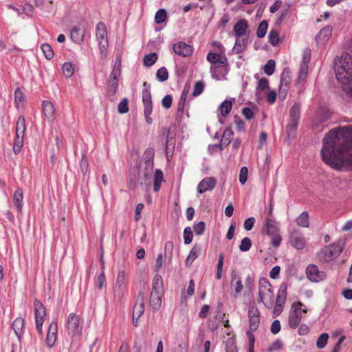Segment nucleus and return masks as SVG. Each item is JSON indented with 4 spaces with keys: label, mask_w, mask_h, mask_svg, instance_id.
Masks as SVG:
<instances>
[{
    "label": "nucleus",
    "mask_w": 352,
    "mask_h": 352,
    "mask_svg": "<svg viewBox=\"0 0 352 352\" xmlns=\"http://www.w3.org/2000/svg\"><path fill=\"white\" fill-rule=\"evenodd\" d=\"M221 57L222 56L218 54L210 52L207 55V60L212 64V66H214L220 64Z\"/></svg>",
    "instance_id": "50"
},
{
    "label": "nucleus",
    "mask_w": 352,
    "mask_h": 352,
    "mask_svg": "<svg viewBox=\"0 0 352 352\" xmlns=\"http://www.w3.org/2000/svg\"><path fill=\"white\" fill-rule=\"evenodd\" d=\"M70 38L77 44H81L85 38V32L78 26H74L71 30Z\"/></svg>",
    "instance_id": "25"
},
{
    "label": "nucleus",
    "mask_w": 352,
    "mask_h": 352,
    "mask_svg": "<svg viewBox=\"0 0 352 352\" xmlns=\"http://www.w3.org/2000/svg\"><path fill=\"white\" fill-rule=\"evenodd\" d=\"M297 225L302 228L309 226V215L307 211L302 212L296 219Z\"/></svg>",
    "instance_id": "33"
},
{
    "label": "nucleus",
    "mask_w": 352,
    "mask_h": 352,
    "mask_svg": "<svg viewBox=\"0 0 352 352\" xmlns=\"http://www.w3.org/2000/svg\"><path fill=\"white\" fill-rule=\"evenodd\" d=\"M334 72L337 80L343 85L352 81V56L344 53L334 60Z\"/></svg>",
    "instance_id": "2"
},
{
    "label": "nucleus",
    "mask_w": 352,
    "mask_h": 352,
    "mask_svg": "<svg viewBox=\"0 0 352 352\" xmlns=\"http://www.w3.org/2000/svg\"><path fill=\"white\" fill-rule=\"evenodd\" d=\"M231 284L234 286V292L236 294H240L242 292L243 285L241 278L234 272L232 273Z\"/></svg>",
    "instance_id": "34"
},
{
    "label": "nucleus",
    "mask_w": 352,
    "mask_h": 352,
    "mask_svg": "<svg viewBox=\"0 0 352 352\" xmlns=\"http://www.w3.org/2000/svg\"><path fill=\"white\" fill-rule=\"evenodd\" d=\"M127 282V274L124 270H120L116 282V287L122 291L126 287Z\"/></svg>",
    "instance_id": "30"
},
{
    "label": "nucleus",
    "mask_w": 352,
    "mask_h": 352,
    "mask_svg": "<svg viewBox=\"0 0 352 352\" xmlns=\"http://www.w3.org/2000/svg\"><path fill=\"white\" fill-rule=\"evenodd\" d=\"M14 100L17 107L23 102V94L19 88L14 91Z\"/></svg>",
    "instance_id": "61"
},
{
    "label": "nucleus",
    "mask_w": 352,
    "mask_h": 352,
    "mask_svg": "<svg viewBox=\"0 0 352 352\" xmlns=\"http://www.w3.org/2000/svg\"><path fill=\"white\" fill-rule=\"evenodd\" d=\"M276 63L272 59H270L264 66V72L267 76H271L274 74L275 70Z\"/></svg>",
    "instance_id": "52"
},
{
    "label": "nucleus",
    "mask_w": 352,
    "mask_h": 352,
    "mask_svg": "<svg viewBox=\"0 0 352 352\" xmlns=\"http://www.w3.org/2000/svg\"><path fill=\"white\" fill-rule=\"evenodd\" d=\"M226 352H238L234 338H230L226 342Z\"/></svg>",
    "instance_id": "49"
},
{
    "label": "nucleus",
    "mask_w": 352,
    "mask_h": 352,
    "mask_svg": "<svg viewBox=\"0 0 352 352\" xmlns=\"http://www.w3.org/2000/svg\"><path fill=\"white\" fill-rule=\"evenodd\" d=\"M106 277L103 272H102L97 277L96 284L98 289H102L105 286Z\"/></svg>",
    "instance_id": "63"
},
{
    "label": "nucleus",
    "mask_w": 352,
    "mask_h": 352,
    "mask_svg": "<svg viewBox=\"0 0 352 352\" xmlns=\"http://www.w3.org/2000/svg\"><path fill=\"white\" fill-rule=\"evenodd\" d=\"M193 230L197 235L203 234L205 230V223L204 221L198 222L194 225Z\"/></svg>",
    "instance_id": "62"
},
{
    "label": "nucleus",
    "mask_w": 352,
    "mask_h": 352,
    "mask_svg": "<svg viewBox=\"0 0 352 352\" xmlns=\"http://www.w3.org/2000/svg\"><path fill=\"white\" fill-rule=\"evenodd\" d=\"M332 29L329 26L323 28L316 35V39L318 42H325L331 35Z\"/></svg>",
    "instance_id": "31"
},
{
    "label": "nucleus",
    "mask_w": 352,
    "mask_h": 352,
    "mask_svg": "<svg viewBox=\"0 0 352 352\" xmlns=\"http://www.w3.org/2000/svg\"><path fill=\"white\" fill-rule=\"evenodd\" d=\"M192 232L190 227L185 228L184 230V239L185 244H189L192 241Z\"/></svg>",
    "instance_id": "58"
},
{
    "label": "nucleus",
    "mask_w": 352,
    "mask_h": 352,
    "mask_svg": "<svg viewBox=\"0 0 352 352\" xmlns=\"http://www.w3.org/2000/svg\"><path fill=\"white\" fill-rule=\"evenodd\" d=\"M261 232L269 236L280 233L276 221L270 217H267L265 219L264 228Z\"/></svg>",
    "instance_id": "18"
},
{
    "label": "nucleus",
    "mask_w": 352,
    "mask_h": 352,
    "mask_svg": "<svg viewBox=\"0 0 352 352\" xmlns=\"http://www.w3.org/2000/svg\"><path fill=\"white\" fill-rule=\"evenodd\" d=\"M329 336L327 333H322L317 340L316 346L318 349H323L326 346Z\"/></svg>",
    "instance_id": "47"
},
{
    "label": "nucleus",
    "mask_w": 352,
    "mask_h": 352,
    "mask_svg": "<svg viewBox=\"0 0 352 352\" xmlns=\"http://www.w3.org/2000/svg\"><path fill=\"white\" fill-rule=\"evenodd\" d=\"M248 169L246 166H243L241 168L239 173V182L244 185L248 180Z\"/></svg>",
    "instance_id": "60"
},
{
    "label": "nucleus",
    "mask_w": 352,
    "mask_h": 352,
    "mask_svg": "<svg viewBox=\"0 0 352 352\" xmlns=\"http://www.w3.org/2000/svg\"><path fill=\"white\" fill-rule=\"evenodd\" d=\"M163 288L162 276L157 274L152 280V291L150 296V305L154 309H158L161 306Z\"/></svg>",
    "instance_id": "5"
},
{
    "label": "nucleus",
    "mask_w": 352,
    "mask_h": 352,
    "mask_svg": "<svg viewBox=\"0 0 352 352\" xmlns=\"http://www.w3.org/2000/svg\"><path fill=\"white\" fill-rule=\"evenodd\" d=\"M144 312V297L143 292H140L137 302L133 307V318L135 320L139 318Z\"/></svg>",
    "instance_id": "23"
},
{
    "label": "nucleus",
    "mask_w": 352,
    "mask_h": 352,
    "mask_svg": "<svg viewBox=\"0 0 352 352\" xmlns=\"http://www.w3.org/2000/svg\"><path fill=\"white\" fill-rule=\"evenodd\" d=\"M300 106L295 103L291 108L289 112V122L287 126V132L291 135L296 130L300 118Z\"/></svg>",
    "instance_id": "11"
},
{
    "label": "nucleus",
    "mask_w": 352,
    "mask_h": 352,
    "mask_svg": "<svg viewBox=\"0 0 352 352\" xmlns=\"http://www.w3.org/2000/svg\"><path fill=\"white\" fill-rule=\"evenodd\" d=\"M43 112L50 122H53L55 120V108L52 102L49 100H45L42 103Z\"/></svg>",
    "instance_id": "24"
},
{
    "label": "nucleus",
    "mask_w": 352,
    "mask_h": 352,
    "mask_svg": "<svg viewBox=\"0 0 352 352\" xmlns=\"http://www.w3.org/2000/svg\"><path fill=\"white\" fill-rule=\"evenodd\" d=\"M204 89V84L202 81H197L194 87L193 91H192V96H198L200 95Z\"/></svg>",
    "instance_id": "59"
},
{
    "label": "nucleus",
    "mask_w": 352,
    "mask_h": 352,
    "mask_svg": "<svg viewBox=\"0 0 352 352\" xmlns=\"http://www.w3.org/2000/svg\"><path fill=\"white\" fill-rule=\"evenodd\" d=\"M267 27L268 24L266 21H263L260 23L256 32V35L258 38H263L265 36Z\"/></svg>",
    "instance_id": "48"
},
{
    "label": "nucleus",
    "mask_w": 352,
    "mask_h": 352,
    "mask_svg": "<svg viewBox=\"0 0 352 352\" xmlns=\"http://www.w3.org/2000/svg\"><path fill=\"white\" fill-rule=\"evenodd\" d=\"M63 72L65 77H71L74 72L73 65L69 62H66L63 65L62 67Z\"/></svg>",
    "instance_id": "46"
},
{
    "label": "nucleus",
    "mask_w": 352,
    "mask_h": 352,
    "mask_svg": "<svg viewBox=\"0 0 352 352\" xmlns=\"http://www.w3.org/2000/svg\"><path fill=\"white\" fill-rule=\"evenodd\" d=\"M23 145V135L16 134L14 142V146H13V151L15 153H19L21 151V148Z\"/></svg>",
    "instance_id": "41"
},
{
    "label": "nucleus",
    "mask_w": 352,
    "mask_h": 352,
    "mask_svg": "<svg viewBox=\"0 0 352 352\" xmlns=\"http://www.w3.org/2000/svg\"><path fill=\"white\" fill-rule=\"evenodd\" d=\"M166 258H167V257H165L164 254H163L162 253L158 254L156 258V263L155 267V270L156 272H158L164 266Z\"/></svg>",
    "instance_id": "54"
},
{
    "label": "nucleus",
    "mask_w": 352,
    "mask_h": 352,
    "mask_svg": "<svg viewBox=\"0 0 352 352\" xmlns=\"http://www.w3.org/2000/svg\"><path fill=\"white\" fill-rule=\"evenodd\" d=\"M142 102L144 104V113L148 114L153 111L151 85L147 82H144L142 93Z\"/></svg>",
    "instance_id": "15"
},
{
    "label": "nucleus",
    "mask_w": 352,
    "mask_h": 352,
    "mask_svg": "<svg viewBox=\"0 0 352 352\" xmlns=\"http://www.w3.org/2000/svg\"><path fill=\"white\" fill-rule=\"evenodd\" d=\"M217 184V179L213 177H208L202 179L197 186V192L203 194L208 190H212Z\"/></svg>",
    "instance_id": "19"
},
{
    "label": "nucleus",
    "mask_w": 352,
    "mask_h": 352,
    "mask_svg": "<svg viewBox=\"0 0 352 352\" xmlns=\"http://www.w3.org/2000/svg\"><path fill=\"white\" fill-rule=\"evenodd\" d=\"M306 274L307 278L311 282H319L326 278V273L320 271L318 267L314 264H309L306 268Z\"/></svg>",
    "instance_id": "16"
},
{
    "label": "nucleus",
    "mask_w": 352,
    "mask_h": 352,
    "mask_svg": "<svg viewBox=\"0 0 352 352\" xmlns=\"http://www.w3.org/2000/svg\"><path fill=\"white\" fill-rule=\"evenodd\" d=\"M344 246V241L339 240L333 244L321 249L317 254L318 260L322 263H327L338 258L341 254Z\"/></svg>",
    "instance_id": "3"
},
{
    "label": "nucleus",
    "mask_w": 352,
    "mask_h": 352,
    "mask_svg": "<svg viewBox=\"0 0 352 352\" xmlns=\"http://www.w3.org/2000/svg\"><path fill=\"white\" fill-rule=\"evenodd\" d=\"M241 113L247 120H250L254 117V113L250 107H243Z\"/></svg>",
    "instance_id": "64"
},
{
    "label": "nucleus",
    "mask_w": 352,
    "mask_h": 352,
    "mask_svg": "<svg viewBox=\"0 0 352 352\" xmlns=\"http://www.w3.org/2000/svg\"><path fill=\"white\" fill-rule=\"evenodd\" d=\"M155 151L153 148H148L144 153V165L153 166Z\"/></svg>",
    "instance_id": "37"
},
{
    "label": "nucleus",
    "mask_w": 352,
    "mask_h": 352,
    "mask_svg": "<svg viewBox=\"0 0 352 352\" xmlns=\"http://www.w3.org/2000/svg\"><path fill=\"white\" fill-rule=\"evenodd\" d=\"M186 98H187V92L185 91V89H184L181 94V96H180L178 104H177V111H178L183 112L184 106H185V102L186 100Z\"/></svg>",
    "instance_id": "56"
},
{
    "label": "nucleus",
    "mask_w": 352,
    "mask_h": 352,
    "mask_svg": "<svg viewBox=\"0 0 352 352\" xmlns=\"http://www.w3.org/2000/svg\"><path fill=\"white\" fill-rule=\"evenodd\" d=\"M25 131V120L23 116L18 118L16 124V134L24 135Z\"/></svg>",
    "instance_id": "39"
},
{
    "label": "nucleus",
    "mask_w": 352,
    "mask_h": 352,
    "mask_svg": "<svg viewBox=\"0 0 352 352\" xmlns=\"http://www.w3.org/2000/svg\"><path fill=\"white\" fill-rule=\"evenodd\" d=\"M249 328L252 331H256L260 324V314L258 308L250 306L248 309Z\"/></svg>",
    "instance_id": "17"
},
{
    "label": "nucleus",
    "mask_w": 352,
    "mask_h": 352,
    "mask_svg": "<svg viewBox=\"0 0 352 352\" xmlns=\"http://www.w3.org/2000/svg\"><path fill=\"white\" fill-rule=\"evenodd\" d=\"M174 52L181 56L187 57L192 55L193 49L192 46L184 42H178L173 45Z\"/></svg>",
    "instance_id": "20"
},
{
    "label": "nucleus",
    "mask_w": 352,
    "mask_h": 352,
    "mask_svg": "<svg viewBox=\"0 0 352 352\" xmlns=\"http://www.w3.org/2000/svg\"><path fill=\"white\" fill-rule=\"evenodd\" d=\"M291 80V72L289 68H285L282 72L280 82V90H287L288 85Z\"/></svg>",
    "instance_id": "29"
},
{
    "label": "nucleus",
    "mask_w": 352,
    "mask_h": 352,
    "mask_svg": "<svg viewBox=\"0 0 352 352\" xmlns=\"http://www.w3.org/2000/svg\"><path fill=\"white\" fill-rule=\"evenodd\" d=\"M57 332H58V324L57 322L53 321L51 322L48 332L46 338V344L49 347H52L56 341L57 339Z\"/></svg>",
    "instance_id": "22"
},
{
    "label": "nucleus",
    "mask_w": 352,
    "mask_h": 352,
    "mask_svg": "<svg viewBox=\"0 0 352 352\" xmlns=\"http://www.w3.org/2000/svg\"><path fill=\"white\" fill-rule=\"evenodd\" d=\"M199 253V249L197 247H193L186 260V265L190 266L193 261L197 258Z\"/></svg>",
    "instance_id": "40"
},
{
    "label": "nucleus",
    "mask_w": 352,
    "mask_h": 352,
    "mask_svg": "<svg viewBox=\"0 0 352 352\" xmlns=\"http://www.w3.org/2000/svg\"><path fill=\"white\" fill-rule=\"evenodd\" d=\"M167 18V12L164 9H160L155 15V21L157 24L164 23Z\"/></svg>",
    "instance_id": "44"
},
{
    "label": "nucleus",
    "mask_w": 352,
    "mask_h": 352,
    "mask_svg": "<svg viewBox=\"0 0 352 352\" xmlns=\"http://www.w3.org/2000/svg\"><path fill=\"white\" fill-rule=\"evenodd\" d=\"M302 306L300 302H294L289 316V325L292 329H296L300 322L302 318Z\"/></svg>",
    "instance_id": "12"
},
{
    "label": "nucleus",
    "mask_w": 352,
    "mask_h": 352,
    "mask_svg": "<svg viewBox=\"0 0 352 352\" xmlns=\"http://www.w3.org/2000/svg\"><path fill=\"white\" fill-rule=\"evenodd\" d=\"M34 309L36 320V328L41 336L43 335V324L45 321V316L46 314L45 308L43 303L38 300L34 301Z\"/></svg>",
    "instance_id": "10"
},
{
    "label": "nucleus",
    "mask_w": 352,
    "mask_h": 352,
    "mask_svg": "<svg viewBox=\"0 0 352 352\" xmlns=\"http://www.w3.org/2000/svg\"><path fill=\"white\" fill-rule=\"evenodd\" d=\"M118 111L120 113H125L129 111L128 100L124 98L118 104Z\"/></svg>",
    "instance_id": "57"
},
{
    "label": "nucleus",
    "mask_w": 352,
    "mask_h": 352,
    "mask_svg": "<svg viewBox=\"0 0 352 352\" xmlns=\"http://www.w3.org/2000/svg\"><path fill=\"white\" fill-rule=\"evenodd\" d=\"M41 50L47 59L50 60L54 57V51L49 44H43L41 45Z\"/></svg>",
    "instance_id": "51"
},
{
    "label": "nucleus",
    "mask_w": 352,
    "mask_h": 352,
    "mask_svg": "<svg viewBox=\"0 0 352 352\" xmlns=\"http://www.w3.org/2000/svg\"><path fill=\"white\" fill-rule=\"evenodd\" d=\"M232 107L231 101L226 100L219 106L220 113L223 117H226L230 112Z\"/></svg>",
    "instance_id": "38"
},
{
    "label": "nucleus",
    "mask_w": 352,
    "mask_h": 352,
    "mask_svg": "<svg viewBox=\"0 0 352 352\" xmlns=\"http://www.w3.org/2000/svg\"><path fill=\"white\" fill-rule=\"evenodd\" d=\"M258 302H263L267 309H271L274 305V292L272 285L266 278H261L258 281Z\"/></svg>",
    "instance_id": "4"
},
{
    "label": "nucleus",
    "mask_w": 352,
    "mask_h": 352,
    "mask_svg": "<svg viewBox=\"0 0 352 352\" xmlns=\"http://www.w3.org/2000/svg\"><path fill=\"white\" fill-rule=\"evenodd\" d=\"M321 155L334 170H352V125L331 130L323 138Z\"/></svg>",
    "instance_id": "1"
},
{
    "label": "nucleus",
    "mask_w": 352,
    "mask_h": 352,
    "mask_svg": "<svg viewBox=\"0 0 352 352\" xmlns=\"http://www.w3.org/2000/svg\"><path fill=\"white\" fill-rule=\"evenodd\" d=\"M96 36L98 42L99 50L102 59L107 56L108 38L107 31L104 23L99 22L96 28Z\"/></svg>",
    "instance_id": "6"
},
{
    "label": "nucleus",
    "mask_w": 352,
    "mask_h": 352,
    "mask_svg": "<svg viewBox=\"0 0 352 352\" xmlns=\"http://www.w3.org/2000/svg\"><path fill=\"white\" fill-rule=\"evenodd\" d=\"M153 172V166L152 165H144L142 170H140L138 173V182L140 185L148 190L151 187V179Z\"/></svg>",
    "instance_id": "14"
},
{
    "label": "nucleus",
    "mask_w": 352,
    "mask_h": 352,
    "mask_svg": "<svg viewBox=\"0 0 352 352\" xmlns=\"http://www.w3.org/2000/svg\"><path fill=\"white\" fill-rule=\"evenodd\" d=\"M164 180V173L160 170L157 169L155 170V177H154V183H153V190L155 192L159 191L161 187V184Z\"/></svg>",
    "instance_id": "35"
},
{
    "label": "nucleus",
    "mask_w": 352,
    "mask_h": 352,
    "mask_svg": "<svg viewBox=\"0 0 352 352\" xmlns=\"http://www.w3.org/2000/svg\"><path fill=\"white\" fill-rule=\"evenodd\" d=\"M248 27V21L245 19H241L234 26V32L236 37L245 34Z\"/></svg>",
    "instance_id": "27"
},
{
    "label": "nucleus",
    "mask_w": 352,
    "mask_h": 352,
    "mask_svg": "<svg viewBox=\"0 0 352 352\" xmlns=\"http://www.w3.org/2000/svg\"><path fill=\"white\" fill-rule=\"evenodd\" d=\"M252 247V241L250 238H243L239 245V250L241 252H248Z\"/></svg>",
    "instance_id": "53"
},
{
    "label": "nucleus",
    "mask_w": 352,
    "mask_h": 352,
    "mask_svg": "<svg viewBox=\"0 0 352 352\" xmlns=\"http://www.w3.org/2000/svg\"><path fill=\"white\" fill-rule=\"evenodd\" d=\"M310 57H311V50L309 48H305L303 50L302 54V58L300 63L298 74V78L296 80L297 84H301L305 82L307 73H308V68H309V63L310 61Z\"/></svg>",
    "instance_id": "9"
},
{
    "label": "nucleus",
    "mask_w": 352,
    "mask_h": 352,
    "mask_svg": "<svg viewBox=\"0 0 352 352\" xmlns=\"http://www.w3.org/2000/svg\"><path fill=\"white\" fill-rule=\"evenodd\" d=\"M210 71L213 78L217 80H225L226 76L229 72V65L227 58L223 56L221 57L220 64L211 66Z\"/></svg>",
    "instance_id": "8"
},
{
    "label": "nucleus",
    "mask_w": 352,
    "mask_h": 352,
    "mask_svg": "<svg viewBox=\"0 0 352 352\" xmlns=\"http://www.w3.org/2000/svg\"><path fill=\"white\" fill-rule=\"evenodd\" d=\"M157 55L156 53H151L144 57L143 63L146 67H151L157 61Z\"/></svg>",
    "instance_id": "43"
},
{
    "label": "nucleus",
    "mask_w": 352,
    "mask_h": 352,
    "mask_svg": "<svg viewBox=\"0 0 352 352\" xmlns=\"http://www.w3.org/2000/svg\"><path fill=\"white\" fill-rule=\"evenodd\" d=\"M24 320L21 317L16 318L12 322V327L15 334L20 340L23 333Z\"/></svg>",
    "instance_id": "26"
},
{
    "label": "nucleus",
    "mask_w": 352,
    "mask_h": 352,
    "mask_svg": "<svg viewBox=\"0 0 352 352\" xmlns=\"http://www.w3.org/2000/svg\"><path fill=\"white\" fill-rule=\"evenodd\" d=\"M156 78L160 82H164L168 78V72L165 67H160L156 74Z\"/></svg>",
    "instance_id": "45"
},
{
    "label": "nucleus",
    "mask_w": 352,
    "mask_h": 352,
    "mask_svg": "<svg viewBox=\"0 0 352 352\" xmlns=\"http://www.w3.org/2000/svg\"><path fill=\"white\" fill-rule=\"evenodd\" d=\"M269 43L275 46L278 44L279 41V35L277 31L276 30H271L269 34Z\"/></svg>",
    "instance_id": "55"
},
{
    "label": "nucleus",
    "mask_w": 352,
    "mask_h": 352,
    "mask_svg": "<svg viewBox=\"0 0 352 352\" xmlns=\"http://www.w3.org/2000/svg\"><path fill=\"white\" fill-rule=\"evenodd\" d=\"M67 332L72 337L78 336L81 334L82 329V322L78 315L71 313L67 320Z\"/></svg>",
    "instance_id": "7"
},
{
    "label": "nucleus",
    "mask_w": 352,
    "mask_h": 352,
    "mask_svg": "<svg viewBox=\"0 0 352 352\" xmlns=\"http://www.w3.org/2000/svg\"><path fill=\"white\" fill-rule=\"evenodd\" d=\"M287 285L286 283H283L280 285L279 289L278 291L276 304L274 309L276 311H282V305L285 303L287 296Z\"/></svg>",
    "instance_id": "21"
},
{
    "label": "nucleus",
    "mask_w": 352,
    "mask_h": 352,
    "mask_svg": "<svg viewBox=\"0 0 352 352\" xmlns=\"http://www.w3.org/2000/svg\"><path fill=\"white\" fill-rule=\"evenodd\" d=\"M120 76L118 69H113L109 80V86L111 89L113 94L117 91L118 87V78Z\"/></svg>",
    "instance_id": "28"
},
{
    "label": "nucleus",
    "mask_w": 352,
    "mask_h": 352,
    "mask_svg": "<svg viewBox=\"0 0 352 352\" xmlns=\"http://www.w3.org/2000/svg\"><path fill=\"white\" fill-rule=\"evenodd\" d=\"M174 244L171 241L165 243L164 245V256L167 257L169 261H171L173 254Z\"/></svg>",
    "instance_id": "42"
},
{
    "label": "nucleus",
    "mask_w": 352,
    "mask_h": 352,
    "mask_svg": "<svg viewBox=\"0 0 352 352\" xmlns=\"http://www.w3.org/2000/svg\"><path fill=\"white\" fill-rule=\"evenodd\" d=\"M290 245L298 250H302L307 244L302 232L297 229L292 230L289 234Z\"/></svg>",
    "instance_id": "13"
},
{
    "label": "nucleus",
    "mask_w": 352,
    "mask_h": 352,
    "mask_svg": "<svg viewBox=\"0 0 352 352\" xmlns=\"http://www.w3.org/2000/svg\"><path fill=\"white\" fill-rule=\"evenodd\" d=\"M23 191L21 188L15 190L13 195V201L19 212H21L23 208Z\"/></svg>",
    "instance_id": "32"
},
{
    "label": "nucleus",
    "mask_w": 352,
    "mask_h": 352,
    "mask_svg": "<svg viewBox=\"0 0 352 352\" xmlns=\"http://www.w3.org/2000/svg\"><path fill=\"white\" fill-rule=\"evenodd\" d=\"M247 42V38H239V37H237L235 41L234 46L233 47L234 52L236 54L243 52L246 47Z\"/></svg>",
    "instance_id": "36"
}]
</instances>
